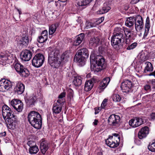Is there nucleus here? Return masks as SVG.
<instances>
[{"instance_id": "obj_1", "label": "nucleus", "mask_w": 155, "mask_h": 155, "mask_svg": "<svg viewBox=\"0 0 155 155\" xmlns=\"http://www.w3.org/2000/svg\"><path fill=\"white\" fill-rule=\"evenodd\" d=\"M60 57L59 50L55 48L50 49L48 57V62L49 64L55 68L60 67L61 61L59 60Z\"/></svg>"}, {"instance_id": "obj_2", "label": "nucleus", "mask_w": 155, "mask_h": 155, "mask_svg": "<svg viewBox=\"0 0 155 155\" xmlns=\"http://www.w3.org/2000/svg\"><path fill=\"white\" fill-rule=\"evenodd\" d=\"M28 118L30 124L36 129H40L42 126V120L40 114L38 112L31 111L28 114Z\"/></svg>"}, {"instance_id": "obj_3", "label": "nucleus", "mask_w": 155, "mask_h": 155, "mask_svg": "<svg viewBox=\"0 0 155 155\" xmlns=\"http://www.w3.org/2000/svg\"><path fill=\"white\" fill-rule=\"evenodd\" d=\"M2 111L3 117L7 126L12 125L14 116L11 109L7 105H4L2 107Z\"/></svg>"}, {"instance_id": "obj_4", "label": "nucleus", "mask_w": 155, "mask_h": 155, "mask_svg": "<svg viewBox=\"0 0 155 155\" xmlns=\"http://www.w3.org/2000/svg\"><path fill=\"white\" fill-rule=\"evenodd\" d=\"M111 42L113 47L116 50L119 49V46L121 43L125 42L126 44H128L129 43V41H127V39H125V36L114 35L111 37Z\"/></svg>"}, {"instance_id": "obj_5", "label": "nucleus", "mask_w": 155, "mask_h": 155, "mask_svg": "<svg viewBox=\"0 0 155 155\" xmlns=\"http://www.w3.org/2000/svg\"><path fill=\"white\" fill-rule=\"evenodd\" d=\"M112 135V136H110L106 140V143L110 147L114 148L119 145L120 137L117 134H114Z\"/></svg>"}, {"instance_id": "obj_6", "label": "nucleus", "mask_w": 155, "mask_h": 155, "mask_svg": "<svg viewBox=\"0 0 155 155\" xmlns=\"http://www.w3.org/2000/svg\"><path fill=\"white\" fill-rule=\"evenodd\" d=\"M14 68L16 72L22 77H28L30 74L28 69L20 63H16Z\"/></svg>"}, {"instance_id": "obj_7", "label": "nucleus", "mask_w": 155, "mask_h": 155, "mask_svg": "<svg viewBox=\"0 0 155 155\" xmlns=\"http://www.w3.org/2000/svg\"><path fill=\"white\" fill-rule=\"evenodd\" d=\"M44 61V57L43 55L41 54H36L32 60L33 65L36 68H39L41 66Z\"/></svg>"}, {"instance_id": "obj_8", "label": "nucleus", "mask_w": 155, "mask_h": 155, "mask_svg": "<svg viewBox=\"0 0 155 155\" xmlns=\"http://www.w3.org/2000/svg\"><path fill=\"white\" fill-rule=\"evenodd\" d=\"M10 104L18 112H21L23 109V103L19 100L14 99L11 101Z\"/></svg>"}, {"instance_id": "obj_9", "label": "nucleus", "mask_w": 155, "mask_h": 155, "mask_svg": "<svg viewBox=\"0 0 155 155\" xmlns=\"http://www.w3.org/2000/svg\"><path fill=\"white\" fill-rule=\"evenodd\" d=\"M11 82L5 79L0 81V91L5 92L8 90L12 87Z\"/></svg>"}, {"instance_id": "obj_10", "label": "nucleus", "mask_w": 155, "mask_h": 155, "mask_svg": "<svg viewBox=\"0 0 155 155\" xmlns=\"http://www.w3.org/2000/svg\"><path fill=\"white\" fill-rule=\"evenodd\" d=\"M132 86L131 82L127 80L121 83L120 87L123 92L127 93L130 91Z\"/></svg>"}, {"instance_id": "obj_11", "label": "nucleus", "mask_w": 155, "mask_h": 155, "mask_svg": "<svg viewBox=\"0 0 155 155\" xmlns=\"http://www.w3.org/2000/svg\"><path fill=\"white\" fill-rule=\"evenodd\" d=\"M135 19V28L137 31H140L143 28L144 26L143 18L140 15H137Z\"/></svg>"}, {"instance_id": "obj_12", "label": "nucleus", "mask_w": 155, "mask_h": 155, "mask_svg": "<svg viewBox=\"0 0 155 155\" xmlns=\"http://www.w3.org/2000/svg\"><path fill=\"white\" fill-rule=\"evenodd\" d=\"M105 60L102 56L100 55L97 56L96 60V63L98 67H99L98 70H95L98 72L101 70L105 68Z\"/></svg>"}, {"instance_id": "obj_13", "label": "nucleus", "mask_w": 155, "mask_h": 155, "mask_svg": "<svg viewBox=\"0 0 155 155\" xmlns=\"http://www.w3.org/2000/svg\"><path fill=\"white\" fill-rule=\"evenodd\" d=\"M120 120V118L118 115L115 114L110 115L108 119V123L110 125L116 126L118 124Z\"/></svg>"}, {"instance_id": "obj_14", "label": "nucleus", "mask_w": 155, "mask_h": 155, "mask_svg": "<svg viewBox=\"0 0 155 155\" xmlns=\"http://www.w3.org/2000/svg\"><path fill=\"white\" fill-rule=\"evenodd\" d=\"M143 123V119L139 117H135L130 120L129 122V125L133 127H136L140 125Z\"/></svg>"}, {"instance_id": "obj_15", "label": "nucleus", "mask_w": 155, "mask_h": 155, "mask_svg": "<svg viewBox=\"0 0 155 155\" xmlns=\"http://www.w3.org/2000/svg\"><path fill=\"white\" fill-rule=\"evenodd\" d=\"M32 56V52L28 50H25L22 51L20 55L21 59L24 61H28L30 60Z\"/></svg>"}, {"instance_id": "obj_16", "label": "nucleus", "mask_w": 155, "mask_h": 155, "mask_svg": "<svg viewBox=\"0 0 155 155\" xmlns=\"http://www.w3.org/2000/svg\"><path fill=\"white\" fill-rule=\"evenodd\" d=\"M16 85L14 88V92L18 94H21L24 91L25 85L19 81L16 82Z\"/></svg>"}, {"instance_id": "obj_17", "label": "nucleus", "mask_w": 155, "mask_h": 155, "mask_svg": "<svg viewBox=\"0 0 155 155\" xmlns=\"http://www.w3.org/2000/svg\"><path fill=\"white\" fill-rule=\"evenodd\" d=\"M149 134L148 127L146 126L142 127L138 133V137L140 139H142L145 138Z\"/></svg>"}, {"instance_id": "obj_18", "label": "nucleus", "mask_w": 155, "mask_h": 155, "mask_svg": "<svg viewBox=\"0 0 155 155\" xmlns=\"http://www.w3.org/2000/svg\"><path fill=\"white\" fill-rule=\"evenodd\" d=\"M12 57V54L8 51L2 52L0 54V61L3 63L5 61L10 60Z\"/></svg>"}, {"instance_id": "obj_19", "label": "nucleus", "mask_w": 155, "mask_h": 155, "mask_svg": "<svg viewBox=\"0 0 155 155\" xmlns=\"http://www.w3.org/2000/svg\"><path fill=\"white\" fill-rule=\"evenodd\" d=\"M70 53L69 51H66L63 53L59 58V60L61 61L60 66L63 64L68 61L70 57Z\"/></svg>"}, {"instance_id": "obj_20", "label": "nucleus", "mask_w": 155, "mask_h": 155, "mask_svg": "<svg viewBox=\"0 0 155 155\" xmlns=\"http://www.w3.org/2000/svg\"><path fill=\"white\" fill-rule=\"evenodd\" d=\"M29 43L28 36L27 35H23L18 41V44L22 47L26 46Z\"/></svg>"}, {"instance_id": "obj_21", "label": "nucleus", "mask_w": 155, "mask_h": 155, "mask_svg": "<svg viewBox=\"0 0 155 155\" xmlns=\"http://www.w3.org/2000/svg\"><path fill=\"white\" fill-rule=\"evenodd\" d=\"M48 38V31L45 30L42 31L41 36L37 40L38 42L43 43L47 41Z\"/></svg>"}, {"instance_id": "obj_22", "label": "nucleus", "mask_w": 155, "mask_h": 155, "mask_svg": "<svg viewBox=\"0 0 155 155\" xmlns=\"http://www.w3.org/2000/svg\"><path fill=\"white\" fill-rule=\"evenodd\" d=\"M110 78L109 77H107L104 78L103 81L101 82L99 88L101 91H103L107 86L110 81Z\"/></svg>"}, {"instance_id": "obj_23", "label": "nucleus", "mask_w": 155, "mask_h": 155, "mask_svg": "<svg viewBox=\"0 0 155 155\" xmlns=\"http://www.w3.org/2000/svg\"><path fill=\"white\" fill-rule=\"evenodd\" d=\"M155 101V93L152 95H146L142 98V102L143 103H147L149 101Z\"/></svg>"}, {"instance_id": "obj_24", "label": "nucleus", "mask_w": 155, "mask_h": 155, "mask_svg": "<svg viewBox=\"0 0 155 155\" xmlns=\"http://www.w3.org/2000/svg\"><path fill=\"white\" fill-rule=\"evenodd\" d=\"M74 58L76 59L77 61L79 63V64L82 66L85 64L86 59L87 58H85L84 57L82 56L76 54Z\"/></svg>"}, {"instance_id": "obj_25", "label": "nucleus", "mask_w": 155, "mask_h": 155, "mask_svg": "<svg viewBox=\"0 0 155 155\" xmlns=\"http://www.w3.org/2000/svg\"><path fill=\"white\" fill-rule=\"evenodd\" d=\"M136 20L135 17H130L127 18L125 21V25L128 27L130 28L134 25Z\"/></svg>"}, {"instance_id": "obj_26", "label": "nucleus", "mask_w": 155, "mask_h": 155, "mask_svg": "<svg viewBox=\"0 0 155 155\" xmlns=\"http://www.w3.org/2000/svg\"><path fill=\"white\" fill-rule=\"evenodd\" d=\"M40 148L42 153L45 154L48 149V143L46 141H43L41 143Z\"/></svg>"}, {"instance_id": "obj_27", "label": "nucleus", "mask_w": 155, "mask_h": 155, "mask_svg": "<svg viewBox=\"0 0 155 155\" xmlns=\"http://www.w3.org/2000/svg\"><path fill=\"white\" fill-rule=\"evenodd\" d=\"M62 107L60 105L57 103H54L52 111L53 114H57L60 113L61 111Z\"/></svg>"}, {"instance_id": "obj_28", "label": "nucleus", "mask_w": 155, "mask_h": 155, "mask_svg": "<svg viewBox=\"0 0 155 155\" xmlns=\"http://www.w3.org/2000/svg\"><path fill=\"white\" fill-rule=\"evenodd\" d=\"M124 30L123 28H121L119 27H116L115 28L113 32V35L120 36V35L121 36H124Z\"/></svg>"}, {"instance_id": "obj_29", "label": "nucleus", "mask_w": 155, "mask_h": 155, "mask_svg": "<svg viewBox=\"0 0 155 155\" xmlns=\"http://www.w3.org/2000/svg\"><path fill=\"white\" fill-rule=\"evenodd\" d=\"M76 54L82 56L84 57L85 58H88L89 56L88 51L85 48H83L78 50Z\"/></svg>"}, {"instance_id": "obj_30", "label": "nucleus", "mask_w": 155, "mask_h": 155, "mask_svg": "<svg viewBox=\"0 0 155 155\" xmlns=\"http://www.w3.org/2000/svg\"><path fill=\"white\" fill-rule=\"evenodd\" d=\"M94 84L92 80L86 81L85 84L84 90L86 91H90L93 87Z\"/></svg>"}, {"instance_id": "obj_31", "label": "nucleus", "mask_w": 155, "mask_h": 155, "mask_svg": "<svg viewBox=\"0 0 155 155\" xmlns=\"http://www.w3.org/2000/svg\"><path fill=\"white\" fill-rule=\"evenodd\" d=\"M150 28V18L147 16L146 19L145 23V30L144 34V36H147L149 32Z\"/></svg>"}, {"instance_id": "obj_32", "label": "nucleus", "mask_w": 155, "mask_h": 155, "mask_svg": "<svg viewBox=\"0 0 155 155\" xmlns=\"http://www.w3.org/2000/svg\"><path fill=\"white\" fill-rule=\"evenodd\" d=\"M100 41V39L97 37L92 38L90 41V45L96 46L99 43Z\"/></svg>"}, {"instance_id": "obj_33", "label": "nucleus", "mask_w": 155, "mask_h": 155, "mask_svg": "<svg viewBox=\"0 0 155 155\" xmlns=\"http://www.w3.org/2000/svg\"><path fill=\"white\" fill-rule=\"evenodd\" d=\"M124 30L125 35V39H127V41H129V39L131 38L132 35H133V33L129 29L126 28Z\"/></svg>"}, {"instance_id": "obj_34", "label": "nucleus", "mask_w": 155, "mask_h": 155, "mask_svg": "<svg viewBox=\"0 0 155 155\" xmlns=\"http://www.w3.org/2000/svg\"><path fill=\"white\" fill-rule=\"evenodd\" d=\"M73 83L76 86H80L82 83L81 78L80 76L76 77L73 81Z\"/></svg>"}, {"instance_id": "obj_35", "label": "nucleus", "mask_w": 155, "mask_h": 155, "mask_svg": "<svg viewBox=\"0 0 155 155\" xmlns=\"http://www.w3.org/2000/svg\"><path fill=\"white\" fill-rule=\"evenodd\" d=\"M58 26V24L56 23L51 25L49 27V35H52L56 31L57 28Z\"/></svg>"}, {"instance_id": "obj_36", "label": "nucleus", "mask_w": 155, "mask_h": 155, "mask_svg": "<svg viewBox=\"0 0 155 155\" xmlns=\"http://www.w3.org/2000/svg\"><path fill=\"white\" fill-rule=\"evenodd\" d=\"M35 97L34 96L30 97L27 101L26 102L28 105L30 106L34 104L35 102Z\"/></svg>"}, {"instance_id": "obj_37", "label": "nucleus", "mask_w": 155, "mask_h": 155, "mask_svg": "<svg viewBox=\"0 0 155 155\" xmlns=\"http://www.w3.org/2000/svg\"><path fill=\"white\" fill-rule=\"evenodd\" d=\"M93 0H81L77 3V5L80 6H85L89 4Z\"/></svg>"}, {"instance_id": "obj_38", "label": "nucleus", "mask_w": 155, "mask_h": 155, "mask_svg": "<svg viewBox=\"0 0 155 155\" xmlns=\"http://www.w3.org/2000/svg\"><path fill=\"white\" fill-rule=\"evenodd\" d=\"M145 64H147L145 67L144 72L145 73H147V71H151L153 70V67L152 64L150 62H147L145 63Z\"/></svg>"}, {"instance_id": "obj_39", "label": "nucleus", "mask_w": 155, "mask_h": 155, "mask_svg": "<svg viewBox=\"0 0 155 155\" xmlns=\"http://www.w3.org/2000/svg\"><path fill=\"white\" fill-rule=\"evenodd\" d=\"M39 149L36 145H34L32 147H31L29 149V153L31 154H36L38 151Z\"/></svg>"}, {"instance_id": "obj_40", "label": "nucleus", "mask_w": 155, "mask_h": 155, "mask_svg": "<svg viewBox=\"0 0 155 155\" xmlns=\"http://www.w3.org/2000/svg\"><path fill=\"white\" fill-rule=\"evenodd\" d=\"M111 98L114 102H119L122 99V98L118 94H114L112 95Z\"/></svg>"}, {"instance_id": "obj_41", "label": "nucleus", "mask_w": 155, "mask_h": 155, "mask_svg": "<svg viewBox=\"0 0 155 155\" xmlns=\"http://www.w3.org/2000/svg\"><path fill=\"white\" fill-rule=\"evenodd\" d=\"M110 9V7H104L102 8L101 10H99L98 11L97 13L99 14H102L105 13L107 12Z\"/></svg>"}, {"instance_id": "obj_42", "label": "nucleus", "mask_w": 155, "mask_h": 155, "mask_svg": "<svg viewBox=\"0 0 155 155\" xmlns=\"http://www.w3.org/2000/svg\"><path fill=\"white\" fill-rule=\"evenodd\" d=\"M148 149L152 152H155V140L151 144H150L148 147Z\"/></svg>"}, {"instance_id": "obj_43", "label": "nucleus", "mask_w": 155, "mask_h": 155, "mask_svg": "<svg viewBox=\"0 0 155 155\" xmlns=\"http://www.w3.org/2000/svg\"><path fill=\"white\" fill-rule=\"evenodd\" d=\"M73 92L71 89H70L68 91V99L71 101L73 99Z\"/></svg>"}, {"instance_id": "obj_44", "label": "nucleus", "mask_w": 155, "mask_h": 155, "mask_svg": "<svg viewBox=\"0 0 155 155\" xmlns=\"http://www.w3.org/2000/svg\"><path fill=\"white\" fill-rule=\"evenodd\" d=\"M137 58L142 61H144L145 59L144 53L142 52L139 53L137 56Z\"/></svg>"}, {"instance_id": "obj_45", "label": "nucleus", "mask_w": 155, "mask_h": 155, "mask_svg": "<svg viewBox=\"0 0 155 155\" xmlns=\"http://www.w3.org/2000/svg\"><path fill=\"white\" fill-rule=\"evenodd\" d=\"M76 39L81 43L84 38V33H82L78 35Z\"/></svg>"}, {"instance_id": "obj_46", "label": "nucleus", "mask_w": 155, "mask_h": 155, "mask_svg": "<svg viewBox=\"0 0 155 155\" xmlns=\"http://www.w3.org/2000/svg\"><path fill=\"white\" fill-rule=\"evenodd\" d=\"M76 39L81 43L84 38V33H82L78 35Z\"/></svg>"}, {"instance_id": "obj_47", "label": "nucleus", "mask_w": 155, "mask_h": 155, "mask_svg": "<svg viewBox=\"0 0 155 155\" xmlns=\"http://www.w3.org/2000/svg\"><path fill=\"white\" fill-rule=\"evenodd\" d=\"M76 39L81 43L84 38V33H82L78 35Z\"/></svg>"}, {"instance_id": "obj_48", "label": "nucleus", "mask_w": 155, "mask_h": 155, "mask_svg": "<svg viewBox=\"0 0 155 155\" xmlns=\"http://www.w3.org/2000/svg\"><path fill=\"white\" fill-rule=\"evenodd\" d=\"M137 43L134 42L131 44L130 45L128 46L127 49L128 50H130L135 48L137 46Z\"/></svg>"}, {"instance_id": "obj_49", "label": "nucleus", "mask_w": 155, "mask_h": 155, "mask_svg": "<svg viewBox=\"0 0 155 155\" xmlns=\"http://www.w3.org/2000/svg\"><path fill=\"white\" fill-rule=\"evenodd\" d=\"M65 102V100L64 99H60L58 98V99L57 101V104H58V105H60L61 106L63 105L64 104V103Z\"/></svg>"}, {"instance_id": "obj_50", "label": "nucleus", "mask_w": 155, "mask_h": 155, "mask_svg": "<svg viewBox=\"0 0 155 155\" xmlns=\"http://www.w3.org/2000/svg\"><path fill=\"white\" fill-rule=\"evenodd\" d=\"M107 99L105 98L104 100L101 104V107L102 108H105L107 105Z\"/></svg>"}, {"instance_id": "obj_51", "label": "nucleus", "mask_w": 155, "mask_h": 155, "mask_svg": "<svg viewBox=\"0 0 155 155\" xmlns=\"http://www.w3.org/2000/svg\"><path fill=\"white\" fill-rule=\"evenodd\" d=\"M150 83H151L152 85V89L153 91H154L155 90V79L152 80L150 81Z\"/></svg>"}, {"instance_id": "obj_52", "label": "nucleus", "mask_w": 155, "mask_h": 155, "mask_svg": "<svg viewBox=\"0 0 155 155\" xmlns=\"http://www.w3.org/2000/svg\"><path fill=\"white\" fill-rule=\"evenodd\" d=\"M144 89L147 91H151V87L149 85H146L144 86Z\"/></svg>"}, {"instance_id": "obj_53", "label": "nucleus", "mask_w": 155, "mask_h": 155, "mask_svg": "<svg viewBox=\"0 0 155 155\" xmlns=\"http://www.w3.org/2000/svg\"><path fill=\"white\" fill-rule=\"evenodd\" d=\"M66 95V92H63L61 93V94L59 95L58 98L64 99Z\"/></svg>"}, {"instance_id": "obj_54", "label": "nucleus", "mask_w": 155, "mask_h": 155, "mask_svg": "<svg viewBox=\"0 0 155 155\" xmlns=\"http://www.w3.org/2000/svg\"><path fill=\"white\" fill-rule=\"evenodd\" d=\"M96 58H95L94 54H92L90 55V59L91 62V61H96Z\"/></svg>"}, {"instance_id": "obj_55", "label": "nucleus", "mask_w": 155, "mask_h": 155, "mask_svg": "<svg viewBox=\"0 0 155 155\" xmlns=\"http://www.w3.org/2000/svg\"><path fill=\"white\" fill-rule=\"evenodd\" d=\"M81 43L76 39L73 43V45L75 46H78Z\"/></svg>"}, {"instance_id": "obj_56", "label": "nucleus", "mask_w": 155, "mask_h": 155, "mask_svg": "<svg viewBox=\"0 0 155 155\" xmlns=\"http://www.w3.org/2000/svg\"><path fill=\"white\" fill-rule=\"evenodd\" d=\"M35 143L31 141H28L27 143V144L30 147H32L33 146V145H32V143Z\"/></svg>"}, {"instance_id": "obj_57", "label": "nucleus", "mask_w": 155, "mask_h": 155, "mask_svg": "<svg viewBox=\"0 0 155 155\" xmlns=\"http://www.w3.org/2000/svg\"><path fill=\"white\" fill-rule=\"evenodd\" d=\"M104 19V18L103 17L100 18L97 21L98 23L100 24L101 23Z\"/></svg>"}, {"instance_id": "obj_58", "label": "nucleus", "mask_w": 155, "mask_h": 155, "mask_svg": "<svg viewBox=\"0 0 155 155\" xmlns=\"http://www.w3.org/2000/svg\"><path fill=\"white\" fill-rule=\"evenodd\" d=\"M6 135V133L5 131L3 132H1L0 133V137H2L5 136Z\"/></svg>"}, {"instance_id": "obj_59", "label": "nucleus", "mask_w": 155, "mask_h": 155, "mask_svg": "<svg viewBox=\"0 0 155 155\" xmlns=\"http://www.w3.org/2000/svg\"><path fill=\"white\" fill-rule=\"evenodd\" d=\"M150 118L152 119H155V113H152L150 115Z\"/></svg>"}, {"instance_id": "obj_60", "label": "nucleus", "mask_w": 155, "mask_h": 155, "mask_svg": "<svg viewBox=\"0 0 155 155\" xmlns=\"http://www.w3.org/2000/svg\"><path fill=\"white\" fill-rule=\"evenodd\" d=\"M98 122V120H97L95 119L94 120V121L93 123V124L95 126L97 125V124Z\"/></svg>"}, {"instance_id": "obj_61", "label": "nucleus", "mask_w": 155, "mask_h": 155, "mask_svg": "<svg viewBox=\"0 0 155 155\" xmlns=\"http://www.w3.org/2000/svg\"><path fill=\"white\" fill-rule=\"evenodd\" d=\"M148 75L150 76H153L155 78V71H154L150 73Z\"/></svg>"}, {"instance_id": "obj_62", "label": "nucleus", "mask_w": 155, "mask_h": 155, "mask_svg": "<svg viewBox=\"0 0 155 155\" xmlns=\"http://www.w3.org/2000/svg\"><path fill=\"white\" fill-rule=\"evenodd\" d=\"M97 5H96V4L94 5L92 9L93 10H96V8L97 6Z\"/></svg>"}, {"instance_id": "obj_63", "label": "nucleus", "mask_w": 155, "mask_h": 155, "mask_svg": "<svg viewBox=\"0 0 155 155\" xmlns=\"http://www.w3.org/2000/svg\"><path fill=\"white\" fill-rule=\"evenodd\" d=\"M17 10L19 14L20 15L21 14V10L18 8L17 9Z\"/></svg>"}, {"instance_id": "obj_64", "label": "nucleus", "mask_w": 155, "mask_h": 155, "mask_svg": "<svg viewBox=\"0 0 155 155\" xmlns=\"http://www.w3.org/2000/svg\"><path fill=\"white\" fill-rule=\"evenodd\" d=\"M68 0H59V1L62 2H65Z\"/></svg>"}]
</instances>
